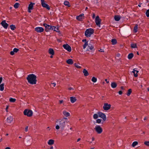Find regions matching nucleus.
<instances>
[{
    "instance_id": "22",
    "label": "nucleus",
    "mask_w": 149,
    "mask_h": 149,
    "mask_svg": "<svg viewBox=\"0 0 149 149\" xmlns=\"http://www.w3.org/2000/svg\"><path fill=\"white\" fill-rule=\"evenodd\" d=\"M135 69H134L132 71V72L134 73V77H136L138 76L137 73L139 72L137 70H136Z\"/></svg>"
},
{
    "instance_id": "16",
    "label": "nucleus",
    "mask_w": 149,
    "mask_h": 149,
    "mask_svg": "<svg viewBox=\"0 0 149 149\" xmlns=\"http://www.w3.org/2000/svg\"><path fill=\"white\" fill-rule=\"evenodd\" d=\"M19 51L18 49L16 48H14L13 49V51H11L10 52V54L12 55H13L14 54V53H17Z\"/></svg>"
},
{
    "instance_id": "38",
    "label": "nucleus",
    "mask_w": 149,
    "mask_h": 149,
    "mask_svg": "<svg viewBox=\"0 0 149 149\" xmlns=\"http://www.w3.org/2000/svg\"><path fill=\"white\" fill-rule=\"evenodd\" d=\"M16 99L15 98H10L9 101L10 102H14L16 101Z\"/></svg>"
},
{
    "instance_id": "2",
    "label": "nucleus",
    "mask_w": 149,
    "mask_h": 149,
    "mask_svg": "<svg viewBox=\"0 0 149 149\" xmlns=\"http://www.w3.org/2000/svg\"><path fill=\"white\" fill-rule=\"evenodd\" d=\"M36 77L33 74H31L28 75L27 79L28 82L31 84H36Z\"/></svg>"
},
{
    "instance_id": "49",
    "label": "nucleus",
    "mask_w": 149,
    "mask_h": 149,
    "mask_svg": "<svg viewBox=\"0 0 149 149\" xmlns=\"http://www.w3.org/2000/svg\"><path fill=\"white\" fill-rule=\"evenodd\" d=\"M122 91H119V92H118V93L119 95H121L122 94Z\"/></svg>"
},
{
    "instance_id": "4",
    "label": "nucleus",
    "mask_w": 149,
    "mask_h": 149,
    "mask_svg": "<svg viewBox=\"0 0 149 149\" xmlns=\"http://www.w3.org/2000/svg\"><path fill=\"white\" fill-rule=\"evenodd\" d=\"M33 111L32 110L26 109L24 111V114L25 116H27L28 117H31L33 115Z\"/></svg>"
},
{
    "instance_id": "29",
    "label": "nucleus",
    "mask_w": 149,
    "mask_h": 149,
    "mask_svg": "<svg viewBox=\"0 0 149 149\" xmlns=\"http://www.w3.org/2000/svg\"><path fill=\"white\" fill-rule=\"evenodd\" d=\"M4 89V84L3 83L1 84L0 85V91H3Z\"/></svg>"
},
{
    "instance_id": "13",
    "label": "nucleus",
    "mask_w": 149,
    "mask_h": 149,
    "mask_svg": "<svg viewBox=\"0 0 149 149\" xmlns=\"http://www.w3.org/2000/svg\"><path fill=\"white\" fill-rule=\"evenodd\" d=\"M1 24L5 29H7L8 25V24L6 22L5 20L3 21L1 23Z\"/></svg>"
},
{
    "instance_id": "19",
    "label": "nucleus",
    "mask_w": 149,
    "mask_h": 149,
    "mask_svg": "<svg viewBox=\"0 0 149 149\" xmlns=\"http://www.w3.org/2000/svg\"><path fill=\"white\" fill-rule=\"evenodd\" d=\"M48 52L49 54L53 55H54V52L53 49L50 48L49 49Z\"/></svg>"
},
{
    "instance_id": "9",
    "label": "nucleus",
    "mask_w": 149,
    "mask_h": 149,
    "mask_svg": "<svg viewBox=\"0 0 149 149\" xmlns=\"http://www.w3.org/2000/svg\"><path fill=\"white\" fill-rule=\"evenodd\" d=\"M111 105L110 104H108L107 103H105L104 104L103 106V109L105 111L109 110L111 107Z\"/></svg>"
},
{
    "instance_id": "57",
    "label": "nucleus",
    "mask_w": 149,
    "mask_h": 149,
    "mask_svg": "<svg viewBox=\"0 0 149 149\" xmlns=\"http://www.w3.org/2000/svg\"><path fill=\"white\" fill-rule=\"evenodd\" d=\"M95 139V138L94 137H92V141H93Z\"/></svg>"
},
{
    "instance_id": "42",
    "label": "nucleus",
    "mask_w": 149,
    "mask_h": 149,
    "mask_svg": "<svg viewBox=\"0 0 149 149\" xmlns=\"http://www.w3.org/2000/svg\"><path fill=\"white\" fill-rule=\"evenodd\" d=\"M88 45V43L87 42H85V44L83 46V47L84 49H85L86 47Z\"/></svg>"
},
{
    "instance_id": "63",
    "label": "nucleus",
    "mask_w": 149,
    "mask_h": 149,
    "mask_svg": "<svg viewBox=\"0 0 149 149\" xmlns=\"http://www.w3.org/2000/svg\"><path fill=\"white\" fill-rule=\"evenodd\" d=\"M81 140V139L80 138H79L77 139V142H78L79 141H80Z\"/></svg>"
},
{
    "instance_id": "58",
    "label": "nucleus",
    "mask_w": 149,
    "mask_h": 149,
    "mask_svg": "<svg viewBox=\"0 0 149 149\" xmlns=\"http://www.w3.org/2000/svg\"><path fill=\"white\" fill-rule=\"evenodd\" d=\"M82 41L83 42H87L86 41V39L83 40H82Z\"/></svg>"
},
{
    "instance_id": "33",
    "label": "nucleus",
    "mask_w": 149,
    "mask_h": 149,
    "mask_svg": "<svg viewBox=\"0 0 149 149\" xmlns=\"http://www.w3.org/2000/svg\"><path fill=\"white\" fill-rule=\"evenodd\" d=\"M138 25H136L134 27V33H136L137 31Z\"/></svg>"
},
{
    "instance_id": "51",
    "label": "nucleus",
    "mask_w": 149,
    "mask_h": 149,
    "mask_svg": "<svg viewBox=\"0 0 149 149\" xmlns=\"http://www.w3.org/2000/svg\"><path fill=\"white\" fill-rule=\"evenodd\" d=\"M63 100H59V102L60 104H61L62 103H63Z\"/></svg>"
},
{
    "instance_id": "14",
    "label": "nucleus",
    "mask_w": 149,
    "mask_h": 149,
    "mask_svg": "<svg viewBox=\"0 0 149 149\" xmlns=\"http://www.w3.org/2000/svg\"><path fill=\"white\" fill-rule=\"evenodd\" d=\"M35 4V3H31L28 6V11L29 13H31V10H32L33 9V5Z\"/></svg>"
},
{
    "instance_id": "24",
    "label": "nucleus",
    "mask_w": 149,
    "mask_h": 149,
    "mask_svg": "<svg viewBox=\"0 0 149 149\" xmlns=\"http://www.w3.org/2000/svg\"><path fill=\"white\" fill-rule=\"evenodd\" d=\"M83 72L84 74V75L85 76H88L89 74L88 72L85 69H83Z\"/></svg>"
},
{
    "instance_id": "45",
    "label": "nucleus",
    "mask_w": 149,
    "mask_h": 149,
    "mask_svg": "<svg viewBox=\"0 0 149 149\" xmlns=\"http://www.w3.org/2000/svg\"><path fill=\"white\" fill-rule=\"evenodd\" d=\"M146 14L147 17H149V9L148 10L146 11Z\"/></svg>"
},
{
    "instance_id": "36",
    "label": "nucleus",
    "mask_w": 149,
    "mask_h": 149,
    "mask_svg": "<svg viewBox=\"0 0 149 149\" xmlns=\"http://www.w3.org/2000/svg\"><path fill=\"white\" fill-rule=\"evenodd\" d=\"M64 4L65 6H68V7L70 6L69 3L68 1H64Z\"/></svg>"
},
{
    "instance_id": "50",
    "label": "nucleus",
    "mask_w": 149,
    "mask_h": 149,
    "mask_svg": "<svg viewBox=\"0 0 149 149\" xmlns=\"http://www.w3.org/2000/svg\"><path fill=\"white\" fill-rule=\"evenodd\" d=\"M99 51L102 52H104V51L102 49H100V50H99Z\"/></svg>"
},
{
    "instance_id": "28",
    "label": "nucleus",
    "mask_w": 149,
    "mask_h": 149,
    "mask_svg": "<svg viewBox=\"0 0 149 149\" xmlns=\"http://www.w3.org/2000/svg\"><path fill=\"white\" fill-rule=\"evenodd\" d=\"M99 112L97 113H95L93 115V118L94 119H96L98 117Z\"/></svg>"
},
{
    "instance_id": "20",
    "label": "nucleus",
    "mask_w": 149,
    "mask_h": 149,
    "mask_svg": "<svg viewBox=\"0 0 149 149\" xmlns=\"http://www.w3.org/2000/svg\"><path fill=\"white\" fill-rule=\"evenodd\" d=\"M54 140L51 139L49 140V141L47 142V143L49 145H52L54 144Z\"/></svg>"
},
{
    "instance_id": "54",
    "label": "nucleus",
    "mask_w": 149,
    "mask_h": 149,
    "mask_svg": "<svg viewBox=\"0 0 149 149\" xmlns=\"http://www.w3.org/2000/svg\"><path fill=\"white\" fill-rule=\"evenodd\" d=\"M31 137H29V138L28 139V141H30V140H31Z\"/></svg>"
},
{
    "instance_id": "7",
    "label": "nucleus",
    "mask_w": 149,
    "mask_h": 149,
    "mask_svg": "<svg viewBox=\"0 0 149 149\" xmlns=\"http://www.w3.org/2000/svg\"><path fill=\"white\" fill-rule=\"evenodd\" d=\"M95 20L96 25L99 27H100V24L101 22V19L98 16H97L96 17Z\"/></svg>"
},
{
    "instance_id": "34",
    "label": "nucleus",
    "mask_w": 149,
    "mask_h": 149,
    "mask_svg": "<svg viewBox=\"0 0 149 149\" xmlns=\"http://www.w3.org/2000/svg\"><path fill=\"white\" fill-rule=\"evenodd\" d=\"M132 92V89H129L128 91L127 92V95L128 96H130Z\"/></svg>"
},
{
    "instance_id": "5",
    "label": "nucleus",
    "mask_w": 149,
    "mask_h": 149,
    "mask_svg": "<svg viewBox=\"0 0 149 149\" xmlns=\"http://www.w3.org/2000/svg\"><path fill=\"white\" fill-rule=\"evenodd\" d=\"M95 129L96 132L98 134L101 133L103 131L102 128L100 125L96 126L95 128Z\"/></svg>"
},
{
    "instance_id": "11",
    "label": "nucleus",
    "mask_w": 149,
    "mask_h": 149,
    "mask_svg": "<svg viewBox=\"0 0 149 149\" xmlns=\"http://www.w3.org/2000/svg\"><path fill=\"white\" fill-rule=\"evenodd\" d=\"M63 47L69 52L71 51V47L68 44H64L63 45Z\"/></svg>"
},
{
    "instance_id": "43",
    "label": "nucleus",
    "mask_w": 149,
    "mask_h": 149,
    "mask_svg": "<svg viewBox=\"0 0 149 149\" xmlns=\"http://www.w3.org/2000/svg\"><path fill=\"white\" fill-rule=\"evenodd\" d=\"M74 65L76 68H81V67L79 66L78 65V64H76V63H75L74 64Z\"/></svg>"
},
{
    "instance_id": "60",
    "label": "nucleus",
    "mask_w": 149,
    "mask_h": 149,
    "mask_svg": "<svg viewBox=\"0 0 149 149\" xmlns=\"http://www.w3.org/2000/svg\"><path fill=\"white\" fill-rule=\"evenodd\" d=\"M5 149H11L9 147H7Z\"/></svg>"
},
{
    "instance_id": "40",
    "label": "nucleus",
    "mask_w": 149,
    "mask_h": 149,
    "mask_svg": "<svg viewBox=\"0 0 149 149\" xmlns=\"http://www.w3.org/2000/svg\"><path fill=\"white\" fill-rule=\"evenodd\" d=\"M91 80L93 82L95 83L97 81V79L96 78L93 77L92 78Z\"/></svg>"
},
{
    "instance_id": "56",
    "label": "nucleus",
    "mask_w": 149,
    "mask_h": 149,
    "mask_svg": "<svg viewBox=\"0 0 149 149\" xmlns=\"http://www.w3.org/2000/svg\"><path fill=\"white\" fill-rule=\"evenodd\" d=\"M105 81L107 83H109V81H107V79H105Z\"/></svg>"
},
{
    "instance_id": "62",
    "label": "nucleus",
    "mask_w": 149,
    "mask_h": 149,
    "mask_svg": "<svg viewBox=\"0 0 149 149\" xmlns=\"http://www.w3.org/2000/svg\"><path fill=\"white\" fill-rule=\"evenodd\" d=\"M92 141H88V142H89V143L90 144H91V143H92Z\"/></svg>"
},
{
    "instance_id": "10",
    "label": "nucleus",
    "mask_w": 149,
    "mask_h": 149,
    "mask_svg": "<svg viewBox=\"0 0 149 149\" xmlns=\"http://www.w3.org/2000/svg\"><path fill=\"white\" fill-rule=\"evenodd\" d=\"M35 31L37 33H41L43 32L44 31V29L41 27H36L35 28Z\"/></svg>"
},
{
    "instance_id": "32",
    "label": "nucleus",
    "mask_w": 149,
    "mask_h": 149,
    "mask_svg": "<svg viewBox=\"0 0 149 149\" xmlns=\"http://www.w3.org/2000/svg\"><path fill=\"white\" fill-rule=\"evenodd\" d=\"M51 30H54L56 32H58V29L57 28H56L55 26H53L52 27Z\"/></svg>"
},
{
    "instance_id": "18",
    "label": "nucleus",
    "mask_w": 149,
    "mask_h": 149,
    "mask_svg": "<svg viewBox=\"0 0 149 149\" xmlns=\"http://www.w3.org/2000/svg\"><path fill=\"white\" fill-rule=\"evenodd\" d=\"M70 101L72 103H74L77 100L76 97L74 96L71 97H70Z\"/></svg>"
},
{
    "instance_id": "35",
    "label": "nucleus",
    "mask_w": 149,
    "mask_h": 149,
    "mask_svg": "<svg viewBox=\"0 0 149 149\" xmlns=\"http://www.w3.org/2000/svg\"><path fill=\"white\" fill-rule=\"evenodd\" d=\"M88 47L89 48V49L91 50H93V49L94 47L93 45L91 44V43H89L88 45Z\"/></svg>"
},
{
    "instance_id": "39",
    "label": "nucleus",
    "mask_w": 149,
    "mask_h": 149,
    "mask_svg": "<svg viewBox=\"0 0 149 149\" xmlns=\"http://www.w3.org/2000/svg\"><path fill=\"white\" fill-rule=\"evenodd\" d=\"M19 5V3H16L15 4L14 6V7L15 8H17L18 7Z\"/></svg>"
},
{
    "instance_id": "46",
    "label": "nucleus",
    "mask_w": 149,
    "mask_h": 149,
    "mask_svg": "<svg viewBox=\"0 0 149 149\" xmlns=\"http://www.w3.org/2000/svg\"><path fill=\"white\" fill-rule=\"evenodd\" d=\"M101 121V120L100 119H98L96 120V123H100Z\"/></svg>"
},
{
    "instance_id": "44",
    "label": "nucleus",
    "mask_w": 149,
    "mask_h": 149,
    "mask_svg": "<svg viewBox=\"0 0 149 149\" xmlns=\"http://www.w3.org/2000/svg\"><path fill=\"white\" fill-rule=\"evenodd\" d=\"M144 144L148 146H149V141H145L144 142Z\"/></svg>"
},
{
    "instance_id": "64",
    "label": "nucleus",
    "mask_w": 149,
    "mask_h": 149,
    "mask_svg": "<svg viewBox=\"0 0 149 149\" xmlns=\"http://www.w3.org/2000/svg\"><path fill=\"white\" fill-rule=\"evenodd\" d=\"M50 149H54V148L52 146H51L50 148Z\"/></svg>"
},
{
    "instance_id": "8",
    "label": "nucleus",
    "mask_w": 149,
    "mask_h": 149,
    "mask_svg": "<svg viewBox=\"0 0 149 149\" xmlns=\"http://www.w3.org/2000/svg\"><path fill=\"white\" fill-rule=\"evenodd\" d=\"M43 26L45 27V31L46 32H48L50 30H51L52 26L46 24H43Z\"/></svg>"
},
{
    "instance_id": "26",
    "label": "nucleus",
    "mask_w": 149,
    "mask_h": 149,
    "mask_svg": "<svg viewBox=\"0 0 149 149\" xmlns=\"http://www.w3.org/2000/svg\"><path fill=\"white\" fill-rule=\"evenodd\" d=\"M120 17L119 16L116 15L114 17V19L116 21H119L120 20Z\"/></svg>"
},
{
    "instance_id": "17",
    "label": "nucleus",
    "mask_w": 149,
    "mask_h": 149,
    "mask_svg": "<svg viewBox=\"0 0 149 149\" xmlns=\"http://www.w3.org/2000/svg\"><path fill=\"white\" fill-rule=\"evenodd\" d=\"M13 118L11 116L8 117L7 118V121L8 123H11L13 121Z\"/></svg>"
},
{
    "instance_id": "27",
    "label": "nucleus",
    "mask_w": 149,
    "mask_h": 149,
    "mask_svg": "<svg viewBox=\"0 0 149 149\" xmlns=\"http://www.w3.org/2000/svg\"><path fill=\"white\" fill-rule=\"evenodd\" d=\"M111 42H112V44L113 45H115L117 43V40L116 39H112Z\"/></svg>"
},
{
    "instance_id": "1",
    "label": "nucleus",
    "mask_w": 149,
    "mask_h": 149,
    "mask_svg": "<svg viewBox=\"0 0 149 149\" xmlns=\"http://www.w3.org/2000/svg\"><path fill=\"white\" fill-rule=\"evenodd\" d=\"M68 119L64 118L57 120L56 123H57L55 128L56 130H59L60 128L63 131L66 126V124L67 123Z\"/></svg>"
},
{
    "instance_id": "53",
    "label": "nucleus",
    "mask_w": 149,
    "mask_h": 149,
    "mask_svg": "<svg viewBox=\"0 0 149 149\" xmlns=\"http://www.w3.org/2000/svg\"><path fill=\"white\" fill-rule=\"evenodd\" d=\"M92 18L93 19H94L95 18V15L94 14H93V15L92 16Z\"/></svg>"
},
{
    "instance_id": "12",
    "label": "nucleus",
    "mask_w": 149,
    "mask_h": 149,
    "mask_svg": "<svg viewBox=\"0 0 149 149\" xmlns=\"http://www.w3.org/2000/svg\"><path fill=\"white\" fill-rule=\"evenodd\" d=\"M99 116L102 118L104 121H105L106 119V117L105 115L103 113L99 112Z\"/></svg>"
},
{
    "instance_id": "48",
    "label": "nucleus",
    "mask_w": 149,
    "mask_h": 149,
    "mask_svg": "<svg viewBox=\"0 0 149 149\" xmlns=\"http://www.w3.org/2000/svg\"><path fill=\"white\" fill-rule=\"evenodd\" d=\"M8 105H7L6 106V111L7 112H8Z\"/></svg>"
},
{
    "instance_id": "37",
    "label": "nucleus",
    "mask_w": 149,
    "mask_h": 149,
    "mask_svg": "<svg viewBox=\"0 0 149 149\" xmlns=\"http://www.w3.org/2000/svg\"><path fill=\"white\" fill-rule=\"evenodd\" d=\"M10 26L11 29L13 31L16 28L15 25L13 24L10 25Z\"/></svg>"
},
{
    "instance_id": "61",
    "label": "nucleus",
    "mask_w": 149,
    "mask_h": 149,
    "mask_svg": "<svg viewBox=\"0 0 149 149\" xmlns=\"http://www.w3.org/2000/svg\"><path fill=\"white\" fill-rule=\"evenodd\" d=\"M47 129L48 130H50V128H49V127H48L47 128Z\"/></svg>"
},
{
    "instance_id": "47",
    "label": "nucleus",
    "mask_w": 149,
    "mask_h": 149,
    "mask_svg": "<svg viewBox=\"0 0 149 149\" xmlns=\"http://www.w3.org/2000/svg\"><path fill=\"white\" fill-rule=\"evenodd\" d=\"M28 127L26 126L25 128V131L26 132H27L28 131Z\"/></svg>"
},
{
    "instance_id": "31",
    "label": "nucleus",
    "mask_w": 149,
    "mask_h": 149,
    "mask_svg": "<svg viewBox=\"0 0 149 149\" xmlns=\"http://www.w3.org/2000/svg\"><path fill=\"white\" fill-rule=\"evenodd\" d=\"M131 47L132 48H134L137 47L136 43H132L131 44Z\"/></svg>"
},
{
    "instance_id": "25",
    "label": "nucleus",
    "mask_w": 149,
    "mask_h": 149,
    "mask_svg": "<svg viewBox=\"0 0 149 149\" xmlns=\"http://www.w3.org/2000/svg\"><path fill=\"white\" fill-rule=\"evenodd\" d=\"M67 63L69 64H72L73 63V61L72 59H69L66 61Z\"/></svg>"
},
{
    "instance_id": "55",
    "label": "nucleus",
    "mask_w": 149,
    "mask_h": 149,
    "mask_svg": "<svg viewBox=\"0 0 149 149\" xmlns=\"http://www.w3.org/2000/svg\"><path fill=\"white\" fill-rule=\"evenodd\" d=\"M121 89L122 90H124L125 89L124 87L123 86H121L120 87Z\"/></svg>"
},
{
    "instance_id": "3",
    "label": "nucleus",
    "mask_w": 149,
    "mask_h": 149,
    "mask_svg": "<svg viewBox=\"0 0 149 149\" xmlns=\"http://www.w3.org/2000/svg\"><path fill=\"white\" fill-rule=\"evenodd\" d=\"M94 32V30L91 28L87 29L85 31V35L87 37H90L91 35L93 34Z\"/></svg>"
},
{
    "instance_id": "41",
    "label": "nucleus",
    "mask_w": 149,
    "mask_h": 149,
    "mask_svg": "<svg viewBox=\"0 0 149 149\" xmlns=\"http://www.w3.org/2000/svg\"><path fill=\"white\" fill-rule=\"evenodd\" d=\"M138 144V143L137 141H135L132 143V146L133 147H134L135 146L137 145Z\"/></svg>"
},
{
    "instance_id": "52",
    "label": "nucleus",
    "mask_w": 149,
    "mask_h": 149,
    "mask_svg": "<svg viewBox=\"0 0 149 149\" xmlns=\"http://www.w3.org/2000/svg\"><path fill=\"white\" fill-rule=\"evenodd\" d=\"M3 78L2 77H0V84L2 81Z\"/></svg>"
},
{
    "instance_id": "21",
    "label": "nucleus",
    "mask_w": 149,
    "mask_h": 149,
    "mask_svg": "<svg viewBox=\"0 0 149 149\" xmlns=\"http://www.w3.org/2000/svg\"><path fill=\"white\" fill-rule=\"evenodd\" d=\"M63 113L65 116L66 117L69 116H70V113L69 112H67L65 111H63Z\"/></svg>"
},
{
    "instance_id": "30",
    "label": "nucleus",
    "mask_w": 149,
    "mask_h": 149,
    "mask_svg": "<svg viewBox=\"0 0 149 149\" xmlns=\"http://www.w3.org/2000/svg\"><path fill=\"white\" fill-rule=\"evenodd\" d=\"M134 55L133 53H131L129 54L128 56V58L129 59H132Z\"/></svg>"
},
{
    "instance_id": "59",
    "label": "nucleus",
    "mask_w": 149,
    "mask_h": 149,
    "mask_svg": "<svg viewBox=\"0 0 149 149\" xmlns=\"http://www.w3.org/2000/svg\"><path fill=\"white\" fill-rule=\"evenodd\" d=\"M68 89L69 90H73V88H71V87H70V88H69Z\"/></svg>"
},
{
    "instance_id": "6",
    "label": "nucleus",
    "mask_w": 149,
    "mask_h": 149,
    "mask_svg": "<svg viewBox=\"0 0 149 149\" xmlns=\"http://www.w3.org/2000/svg\"><path fill=\"white\" fill-rule=\"evenodd\" d=\"M41 2L42 6L43 7L46 8L48 10H50V8L49 6L45 3L44 0H41Z\"/></svg>"
},
{
    "instance_id": "15",
    "label": "nucleus",
    "mask_w": 149,
    "mask_h": 149,
    "mask_svg": "<svg viewBox=\"0 0 149 149\" xmlns=\"http://www.w3.org/2000/svg\"><path fill=\"white\" fill-rule=\"evenodd\" d=\"M84 14H80L78 16H76V18L78 21H81L83 19V17H84Z\"/></svg>"
},
{
    "instance_id": "23",
    "label": "nucleus",
    "mask_w": 149,
    "mask_h": 149,
    "mask_svg": "<svg viewBox=\"0 0 149 149\" xmlns=\"http://www.w3.org/2000/svg\"><path fill=\"white\" fill-rule=\"evenodd\" d=\"M111 86L113 88H116L117 86V84L115 82H112L111 84Z\"/></svg>"
}]
</instances>
